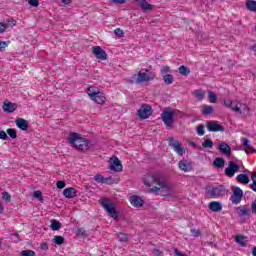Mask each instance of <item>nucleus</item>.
Here are the masks:
<instances>
[{
    "instance_id": "4be33fe9",
    "label": "nucleus",
    "mask_w": 256,
    "mask_h": 256,
    "mask_svg": "<svg viewBox=\"0 0 256 256\" xmlns=\"http://www.w3.org/2000/svg\"><path fill=\"white\" fill-rule=\"evenodd\" d=\"M90 99L98 105H103L107 98H105V94L103 92H98L94 97H91Z\"/></svg>"
},
{
    "instance_id": "4c0bfd02",
    "label": "nucleus",
    "mask_w": 256,
    "mask_h": 256,
    "mask_svg": "<svg viewBox=\"0 0 256 256\" xmlns=\"http://www.w3.org/2000/svg\"><path fill=\"white\" fill-rule=\"evenodd\" d=\"M178 72L180 73V75H189V73H191V70L189 69V67L182 65L179 67Z\"/></svg>"
},
{
    "instance_id": "4d7b16f0",
    "label": "nucleus",
    "mask_w": 256,
    "mask_h": 256,
    "mask_svg": "<svg viewBox=\"0 0 256 256\" xmlns=\"http://www.w3.org/2000/svg\"><path fill=\"white\" fill-rule=\"evenodd\" d=\"M65 185V181L59 180L56 182L57 189H65Z\"/></svg>"
},
{
    "instance_id": "8fccbe9b",
    "label": "nucleus",
    "mask_w": 256,
    "mask_h": 256,
    "mask_svg": "<svg viewBox=\"0 0 256 256\" xmlns=\"http://www.w3.org/2000/svg\"><path fill=\"white\" fill-rule=\"evenodd\" d=\"M34 199H39V201H43V192L37 190L33 193Z\"/></svg>"
},
{
    "instance_id": "a878e982",
    "label": "nucleus",
    "mask_w": 256,
    "mask_h": 256,
    "mask_svg": "<svg viewBox=\"0 0 256 256\" xmlns=\"http://www.w3.org/2000/svg\"><path fill=\"white\" fill-rule=\"evenodd\" d=\"M242 145L243 147H245V153L249 154L250 153H254L255 148H253V146H251V141H249V139L247 138H242Z\"/></svg>"
},
{
    "instance_id": "cd10ccee",
    "label": "nucleus",
    "mask_w": 256,
    "mask_h": 256,
    "mask_svg": "<svg viewBox=\"0 0 256 256\" xmlns=\"http://www.w3.org/2000/svg\"><path fill=\"white\" fill-rule=\"evenodd\" d=\"M93 145L91 144V141L82 138V141L80 142L79 151H89Z\"/></svg>"
},
{
    "instance_id": "0e129e2a",
    "label": "nucleus",
    "mask_w": 256,
    "mask_h": 256,
    "mask_svg": "<svg viewBox=\"0 0 256 256\" xmlns=\"http://www.w3.org/2000/svg\"><path fill=\"white\" fill-rule=\"evenodd\" d=\"M126 1L127 0H112V3H115L116 5H123Z\"/></svg>"
},
{
    "instance_id": "603ef678",
    "label": "nucleus",
    "mask_w": 256,
    "mask_h": 256,
    "mask_svg": "<svg viewBox=\"0 0 256 256\" xmlns=\"http://www.w3.org/2000/svg\"><path fill=\"white\" fill-rule=\"evenodd\" d=\"M114 34L116 35V37H125V32H123L121 28H116L114 30Z\"/></svg>"
},
{
    "instance_id": "79ce46f5",
    "label": "nucleus",
    "mask_w": 256,
    "mask_h": 256,
    "mask_svg": "<svg viewBox=\"0 0 256 256\" xmlns=\"http://www.w3.org/2000/svg\"><path fill=\"white\" fill-rule=\"evenodd\" d=\"M202 147H204V149H212L213 148V141L210 138L206 139L202 143Z\"/></svg>"
},
{
    "instance_id": "37998d69",
    "label": "nucleus",
    "mask_w": 256,
    "mask_h": 256,
    "mask_svg": "<svg viewBox=\"0 0 256 256\" xmlns=\"http://www.w3.org/2000/svg\"><path fill=\"white\" fill-rule=\"evenodd\" d=\"M6 133L11 137V139H17V132L13 128H8Z\"/></svg>"
},
{
    "instance_id": "423d86ee",
    "label": "nucleus",
    "mask_w": 256,
    "mask_h": 256,
    "mask_svg": "<svg viewBox=\"0 0 256 256\" xmlns=\"http://www.w3.org/2000/svg\"><path fill=\"white\" fill-rule=\"evenodd\" d=\"M243 199V190L237 186L233 187V194L230 197V201L233 205H239Z\"/></svg>"
},
{
    "instance_id": "b1692460",
    "label": "nucleus",
    "mask_w": 256,
    "mask_h": 256,
    "mask_svg": "<svg viewBox=\"0 0 256 256\" xmlns=\"http://www.w3.org/2000/svg\"><path fill=\"white\" fill-rule=\"evenodd\" d=\"M94 181H96V183H104V184H108V183H113V178L111 177H104L101 174H96L94 176Z\"/></svg>"
},
{
    "instance_id": "13d9d810",
    "label": "nucleus",
    "mask_w": 256,
    "mask_h": 256,
    "mask_svg": "<svg viewBox=\"0 0 256 256\" xmlns=\"http://www.w3.org/2000/svg\"><path fill=\"white\" fill-rule=\"evenodd\" d=\"M244 173H250L252 183H256V172H250L249 170H245Z\"/></svg>"
},
{
    "instance_id": "a18cd8bd",
    "label": "nucleus",
    "mask_w": 256,
    "mask_h": 256,
    "mask_svg": "<svg viewBox=\"0 0 256 256\" xmlns=\"http://www.w3.org/2000/svg\"><path fill=\"white\" fill-rule=\"evenodd\" d=\"M208 97H209L210 103H217V95H215L214 92L209 91Z\"/></svg>"
},
{
    "instance_id": "473e14b6",
    "label": "nucleus",
    "mask_w": 256,
    "mask_h": 256,
    "mask_svg": "<svg viewBox=\"0 0 256 256\" xmlns=\"http://www.w3.org/2000/svg\"><path fill=\"white\" fill-rule=\"evenodd\" d=\"M246 8L248 9V11H253L254 13H256V1L255 0H247Z\"/></svg>"
},
{
    "instance_id": "de8ad7c7",
    "label": "nucleus",
    "mask_w": 256,
    "mask_h": 256,
    "mask_svg": "<svg viewBox=\"0 0 256 256\" xmlns=\"http://www.w3.org/2000/svg\"><path fill=\"white\" fill-rule=\"evenodd\" d=\"M76 235H78L79 237H87V230H85L84 228H78Z\"/></svg>"
},
{
    "instance_id": "aec40b11",
    "label": "nucleus",
    "mask_w": 256,
    "mask_h": 256,
    "mask_svg": "<svg viewBox=\"0 0 256 256\" xmlns=\"http://www.w3.org/2000/svg\"><path fill=\"white\" fill-rule=\"evenodd\" d=\"M17 21L8 19L6 23H0V33H5L9 27H15Z\"/></svg>"
},
{
    "instance_id": "e433bc0d",
    "label": "nucleus",
    "mask_w": 256,
    "mask_h": 256,
    "mask_svg": "<svg viewBox=\"0 0 256 256\" xmlns=\"http://www.w3.org/2000/svg\"><path fill=\"white\" fill-rule=\"evenodd\" d=\"M50 228L52 229V231H59V229H61V222L55 219L52 220Z\"/></svg>"
},
{
    "instance_id": "09e8293b",
    "label": "nucleus",
    "mask_w": 256,
    "mask_h": 256,
    "mask_svg": "<svg viewBox=\"0 0 256 256\" xmlns=\"http://www.w3.org/2000/svg\"><path fill=\"white\" fill-rule=\"evenodd\" d=\"M195 95L199 101H203V99H205V93L202 92V90H196Z\"/></svg>"
},
{
    "instance_id": "c85d7f7f",
    "label": "nucleus",
    "mask_w": 256,
    "mask_h": 256,
    "mask_svg": "<svg viewBox=\"0 0 256 256\" xmlns=\"http://www.w3.org/2000/svg\"><path fill=\"white\" fill-rule=\"evenodd\" d=\"M93 145L91 144V141L82 138V141L80 142L79 151H89Z\"/></svg>"
},
{
    "instance_id": "7c9ffc66",
    "label": "nucleus",
    "mask_w": 256,
    "mask_h": 256,
    "mask_svg": "<svg viewBox=\"0 0 256 256\" xmlns=\"http://www.w3.org/2000/svg\"><path fill=\"white\" fill-rule=\"evenodd\" d=\"M238 183H241L242 185H247L249 184V181H251V179H249V176L247 174H239L236 177Z\"/></svg>"
},
{
    "instance_id": "6ab92c4d",
    "label": "nucleus",
    "mask_w": 256,
    "mask_h": 256,
    "mask_svg": "<svg viewBox=\"0 0 256 256\" xmlns=\"http://www.w3.org/2000/svg\"><path fill=\"white\" fill-rule=\"evenodd\" d=\"M235 113H239V115H243L245 111H249V107L247 104L236 102V105L232 108Z\"/></svg>"
},
{
    "instance_id": "1a4fd4ad",
    "label": "nucleus",
    "mask_w": 256,
    "mask_h": 256,
    "mask_svg": "<svg viewBox=\"0 0 256 256\" xmlns=\"http://www.w3.org/2000/svg\"><path fill=\"white\" fill-rule=\"evenodd\" d=\"M239 169H240L239 164L233 161H229L228 167L225 169V174L227 175V177H234L235 173H237Z\"/></svg>"
},
{
    "instance_id": "49530a36",
    "label": "nucleus",
    "mask_w": 256,
    "mask_h": 256,
    "mask_svg": "<svg viewBox=\"0 0 256 256\" xmlns=\"http://www.w3.org/2000/svg\"><path fill=\"white\" fill-rule=\"evenodd\" d=\"M21 256H36L35 251L33 250H23L20 253Z\"/></svg>"
},
{
    "instance_id": "412c9836",
    "label": "nucleus",
    "mask_w": 256,
    "mask_h": 256,
    "mask_svg": "<svg viewBox=\"0 0 256 256\" xmlns=\"http://www.w3.org/2000/svg\"><path fill=\"white\" fill-rule=\"evenodd\" d=\"M219 151L223 153V155H226V157H229L231 155V146L226 142H222L219 144Z\"/></svg>"
},
{
    "instance_id": "774afa93",
    "label": "nucleus",
    "mask_w": 256,
    "mask_h": 256,
    "mask_svg": "<svg viewBox=\"0 0 256 256\" xmlns=\"http://www.w3.org/2000/svg\"><path fill=\"white\" fill-rule=\"evenodd\" d=\"M252 255L256 256V246L254 248H252Z\"/></svg>"
},
{
    "instance_id": "bf43d9fd",
    "label": "nucleus",
    "mask_w": 256,
    "mask_h": 256,
    "mask_svg": "<svg viewBox=\"0 0 256 256\" xmlns=\"http://www.w3.org/2000/svg\"><path fill=\"white\" fill-rule=\"evenodd\" d=\"M28 3L31 7H39V0H28Z\"/></svg>"
},
{
    "instance_id": "338daca9",
    "label": "nucleus",
    "mask_w": 256,
    "mask_h": 256,
    "mask_svg": "<svg viewBox=\"0 0 256 256\" xmlns=\"http://www.w3.org/2000/svg\"><path fill=\"white\" fill-rule=\"evenodd\" d=\"M251 189H252V191H255V192H256V182H253V183L251 184Z\"/></svg>"
},
{
    "instance_id": "f704fd0d",
    "label": "nucleus",
    "mask_w": 256,
    "mask_h": 256,
    "mask_svg": "<svg viewBox=\"0 0 256 256\" xmlns=\"http://www.w3.org/2000/svg\"><path fill=\"white\" fill-rule=\"evenodd\" d=\"M235 241L236 243H238V245H240V247H246L247 245V240L245 236L238 235L236 236Z\"/></svg>"
},
{
    "instance_id": "3c124183",
    "label": "nucleus",
    "mask_w": 256,
    "mask_h": 256,
    "mask_svg": "<svg viewBox=\"0 0 256 256\" xmlns=\"http://www.w3.org/2000/svg\"><path fill=\"white\" fill-rule=\"evenodd\" d=\"M2 199H4L6 203H11V195L9 192H2Z\"/></svg>"
},
{
    "instance_id": "39448f33",
    "label": "nucleus",
    "mask_w": 256,
    "mask_h": 256,
    "mask_svg": "<svg viewBox=\"0 0 256 256\" xmlns=\"http://www.w3.org/2000/svg\"><path fill=\"white\" fill-rule=\"evenodd\" d=\"M168 145L177 153V155H185V148L179 140H175L173 137L168 138Z\"/></svg>"
},
{
    "instance_id": "a211bd4d",
    "label": "nucleus",
    "mask_w": 256,
    "mask_h": 256,
    "mask_svg": "<svg viewBox=\"0 0 256 256\" xmlns=\"http://www.w3.org/2000/svg\"><path fill=\"white\" fill-rule=\"evenodd\" d=\"M15 123L21 131H27L29 129V122L23 118H16Z\"/></svg>"
},
{
    "instance_id": "f8f14e48",
    "label": "nucleus",
    "mask_w": 256,
    "mask_h": 256,
    "mask_svg": "<svg viewBox=\"0 0 256 256\" xmlns=\"http://www.w3.org/2000/svg\"><path fill=\"white\" fill-rule=\"evenodd\" d=\"M69 141L73 147L79 149L81 141H83V137H79L77 133L73 132L70 134Z\"/></svg>"
},
{
    "instance_id": "7ed1b4c3",
    "label": "nucleus",
    "mask_w": 256,
    "mask_h": 256,
    "mask_svg": "<svg viewBox=\"0 0 256 256\" xmlns=\"http://www.w3.org/2000/svg\"><path fill=\"white\" fill-rule=\"evenodd\" d=\"M101 205L110 215V217H112V219H119V214L117 213V210H115V204H113L111 200L103 198L101 201Z\"/></svg>"
},
{
    "instance_id": "e2e57ef3",
    "label": "nucleus",
    "mask_w": 256,
    "mask_h": 256,
    "mask_svg": "<svg viewBox=\"0 0 256 256\" xmlns=\"http://www.w3.org/2000/svg\"><path fill=\"white\" fill-rule=\"evenodd\" d=\"M174 255H177V256H189V255L179 251V249H174Z\"/></svg>"
},
{
    "instance_id": "ddd939ff",
    "label": "nucleus",
    "mask_w": 256,
    "mask_h": 256,
    "mask_svg": "<svg viewBox=\"0 0 256 256\" xmlns=\"http://www.w3.org/2000/svg\"><path fill=\"white\" fill-rule=\"evenodd\" d=\"M109 169L111 171H116L118 173H121V171H123V164H121V160H119V158L114 156V159H113L111 165L109 166Z\"/></svg>"
},
{
    "instance_id": "f257e3e1",
    "label": "nucleus",
    "mask_w": 256,
    "mask_h": 256,
    "mask_svg": "<svg viewBox=\"0 0 256 256\" xmlns=\"http://www.w3.org/2000/svg\"><path fill=\"white\" fill-rule=\"evenodd\" d=\"M144 185L149 187L150 193L157 195V192L161 191V172L148 174L144 179Z\"/></svg>"
},
{
    "instance_id": "680f3d73",
    "label": "nucleus",
    "mask_w": 256,
    "mask_h": 256,
    "mask_svg": "<svg viewBox=\"0 0 256 256\" xmlns=\"http://www.w3.org/2000/svg\"><path fill=\"white\" fill-rule=\"evenodd\" d=\"M40 249H42V251H48L49 245L46 242H43L40 244Z\"/></svg>"
},
{
    "instance_id": "9d476101",
    "label": "nucleus",
    "mask_w": 256,
    "mask_h": 256,
    "mask_svg": "<svg viewBox=\"0 0 256 256\" xmlns=\"http://www.w3.org/2000/svg\"><path fill=\"white\" fill-rule=\"evenodd\" d=\"M92 53L95 55L96 59H100L101 61H107V52L101 48V46L92 47Z\"/></svg>"
},
{
    "instance_id": "2eb2a0df",
    "label": "nucleus",
    "mask_w": 256,
    "mask_h": 256,
    "mask_svg": "<svg viewBox=\"0 0 256 256\" xmlns=\"http://www.w3.org/2000/svg\"><path fill=\"white\" fill-rule=\"evenodd\" d=\"M178 167L179 169H181V171H184V173H189V171L193 170L191 162H189V160L186 159L180 160L178 163Z\"/></svg>"
},
{
    "instance_id": "5fc2aeb1",
    "label": "nucleus",
    "mask_w": 256,
    "mask_h": 256,
    "mask_svg": "<svg viewBox=\"0 0 256 256\" xmlns=\"http://www.w3.org/2000/svg\"><path fill=\"white\" fill-rule=\"evenodd\" d=\"M191 233L193 237H201V230L200 229H191Z\"/></svg>"
},
{
    "instance_id": "6e6d98bb",
    "label": "nucleus",
    "mask_w": 256,
    "mask_h": 256,
    "mask_svg": "<svg viewBox=\"0 0 256 256\" xmlns=\"http://www.w3.org/2000/svg\"><path fill=\"white\" fill-rule=\"evenodd\" d=\"M0 139H1L2 141H7V139H9V136H7V132L1 130V131H0Z\"/></svg>"
},
{
    "instance_id": "864d4df0",
    "label": "nucleus",
    "mask_w": 256,
    "mask_h": 256,
    "mask_svg": "<svg viewBox=\"0 0 256 256\" xmlns=\"http://www.w3.org/2000/svg\"><path fill=\"white\" fill-rule=\"evenodd\" d=\"M9 43H11V41H1L0 42V51H5V48L9 47Z\"/></svg>"
},
{
    "instance_id": "c9c22d12",
    "label": "nucleus",
    "mask_w": 256,
    "mask_h": 256,
    "mask_svg": "<svg viewBox=\"0 0 256 256\" xmlns=\"http://www.w3.org/2000/svg\"><path fill=\"white\" fill-rule=\"evenodd\" d=\"M214 166L218 167V169H221L225 167V159L218 157L214 159Z\"/></svg>"
},
{
    "instance_id": "20e7f679",
    "label": "nucleus",
    "mask_w": 256,
    "mask_h": 256,
    "mask_svg": "<svg viewBox=\"0 0 256 256\" xmlns=\"http://www.w3.org/2000/svg\"><path fill=\"white\" fill-rule=\"evenodd\" d=\"M153 115V108L149 104H142L137 110V116L139 119H149Z\"/></svg>"
},
{
    "instance_id": "f03ea898",
    "label": "nucleus",
    "mask_w": 256,
    "mask_h": 256,
    "mask_svg": "<svg viewBox=\"0 0 256 256\" xmlns=\"http://www.w3.org/2000/svg\"><path fill=\"white\" fill-rule=\"evenodd\" d=\"M161 119L166 129H173V124L175 123V111L173 110V108H164L161 114Z\"/></svg>"
},
{
    "instance_id": "c756f323",
    "label": "nucleus",
    "mask_w": 256,
    "mask_h": 256,
    "mask_svg": "<svg viewBox=\"0 0 256 256\" xmlns=\"http://www.w3.org/2000/svg\"><path fill=\"white\" fill-rule=\"evenodd\" d=\"M136 3L143 9L144 11H151L153 6L147 2V0H135Z\"/></svg>"
},
{
    "instance_id": "052dcab7",
    "label": "nucleus",
    "mask_w": 256,
    "mask_h": 256,
    "mask_svg": "<svg viewBox=\"0 0 256 256\" xmlns=\"http://www.w3.org/2000/svg\"><path fill=\"white\" fill-rule=\"evenodd\" d=\"M118 238H119V240L120 241H127V239H128V237H127V234H125V233H119L118 234Z\"/></svg>"
},
{
    "instance_id": "f3484780",
    "label": "nucleus",
    "mask_w": 256,
    "mask_h": 256,
    "mask_svg": "<svg viewBox=\"0 0 256 256\" xmlns=\"http://www.w3.org/2000/svg\"><path fill=\"white\" fill-rule=\"evenodd\" d=\"M130 203L133 207H143L145 201L143 200V198L137 195H133L130 197Z\"/></svg>"
},
{
    "instance_id": "72a5a7b5",
    "label": "nucleus",
    "mask_w": 256,
    "mask_h": 256,
    "mask_svg": "<svg viewBox=\"0 0 256 256\" xmlns=\"http://www.w3.org/2000/svg\"><path fill=\"white\" fill-rule=\"evenodd\" d=\"M163 81L166 85H173L175 78L173 77V74H166L163 76Z\"/></svg>"
},
{
    "instance_id": "393cba45",
    "label": "nucleus",
    "mask_w": 256,
    "mask_h": 256,
    "mask_svg": "<svg viewBox=\"0 0 256 256\" xmlns=\"http://www.w3.org/2000/svg\"><path fill=\"white\" fill-rule=\"evenodd\" d=\"M150 80H151V78L148 76V74L145 72V70H141L138 73L136 83H145V82L150 81Z\"/></svg>"
},
{
    "instance_id": "58836bf2",
    "label": "nucleus",
    "mask_w": 256,
    "mask_h": 256,
    "mask_svg": "<svg viewBox=\"0 0 256 256\" xmlns=\"http://www.w3.org/2000/svg\"><path fill=\"white\" fill-rule=\"evenodd\" d=\"M214 109L213 106L204 105L202 109L203 115H212Z\"/></svg>"
},
{
    "instance_id": "6e6552de",
    "label": "nucleus",
    "mask_w": 256,
    "mask_h": 256,
    "mask_svg": "<svg viewBox=\"0 0 256 256\" xmlns=\"http://www.w3.org/2000/svg\"><path fill=\"white\" fill-rule=\"evenodd\" d=\"M206 127L210 133H217V132H223L225 131V127H223L219 122L217 121H207Z\"/></svg>"
},
{
    "instance_id": "bb28decb",
    "label": "nucleus",
    "mask_w": 256,
    "mask_h": 256,
    "mask_svg": "<svg viewBox=\"0 0 256 256\" xmlns=\"http://www.w3.org/2000/svg\"><path fill=\"white\" fill-rule=\"evenodd\" d=\"M208 207L210 211H213L214 213H219V211L223 210V205H221L220 202L217 201L210 202Z\"/></svg>"
},
{
    "instance_id": "c03bdc74",
    "label": "nucleus",
    "mask_w": 256,
    "mask_h": 256,
    "mask_svg": "<svg viewBox=\"0 0 256 256\" xmlns=\"http://www.w3.org/2000/svg\"><path fill=\"white\" fill-rule=\"evenodd\" d=\"M197 133L200 137H203V135H205V125H203V124L198 125Z\"/></svg>"
},
{
    "instance_id": "5701e85b",
    "label": "nucleus",
    "mask_w": 256,
    "mask_h": 256,
    "mask_svg": "<svg viewBox=\"0 0 256 256\" xmlns=\"http://www.w3.org/2000/svg\"><path fill=\"white\" fill-rule=\"evenodd\" d=\"M63 195L66 199H73V197H77V190L73 187L65 188L63 190Z\"/></svg>"
},
{
    "instance_id": "dca6fc26",
    "label": "nucleus",
    "mask_w": 256,
    "mask_h": 256,
    "mask_svg": "<svg viewBox=\"0 0 256 256\" xmlns=\"http://www.w3.org/2000/svg\"><path fill=\"white\" fill-rule=\"evenodd\" d=\"M236 213H237L238 217L249 216V215H251V209H249V206H247V205L238 206L236 208Z\"/></svg>"
},
{
    "instance_id": "0eeeda50",
    "label": "nucleus",
    "mask_w": 256,
    "mask_h": 256,
    "mask_svg": "<svg viewBox=\"0 0 256 256\" xmlns=\"http://www.w3.org/2000/svg\"><path fill=\"white\" fill-rule=\"evenodd\" d=\"M161 196L162 197H175V194L173 193V186L171 184L162 181L161 182Z\"/></svg>"
},
{
    "instance_id": "9b49d317",
    "label": "nucleus",
    "mask_w": 256,
    "mask_h": 256,
    "mask_svg": "<svg viewBox=\"0 0 256 256\" xmlns=\"http://www.w3.org/2000/svg\"><path fill=\"white\" fill-rule=\"evenodd\" d=\"M17 107H19V104L5 100L2 109L5 113H14V111H17Z\"/></svg>"
},
{
    "instance_id": "4468645a",
    "label": "nucleus",
    "mask_w": 256,
    "mask_h": 256,
    "mask_svg": "<svg viewBox=\"0 0 256 256\" xmlns=\"http://www.w3.org/2000/svg\"><path fill=\"white\" fill-rule=\"evenodd\" d=\"M211 197H223L225 195V188L223 185L212 188L209 192Z\"/></svg>"
},
{
    "instance_id": "2f4dec72",
    "label": "nucleus",
    "mask_w": 256,
    "mask_h": 256,
    "mask_svg": "<svg viewBox=\"0 0 256 256\" xmlns=\"http://www.w3.org/2000/svg\"><path fill=\"white\" fill-rule=\"evenodd\" d=\"M99 88L97 86H90L87 88V94L91 97H95L96 94L100 93Z\"/></svg>"
},
{
    "instance_id": "a19ab883",
    "label": "nucleus",
    "mask_w": 256,
    "mask_h": 256,
    "mask_svg": "<svg viewBox=\"0 0 256 256\" xmlns=\"http://www.w3.org/2000/svg\"><path fill=\"white\" fill-rule=\"evenodd\" d=\"M53 243H55V245H63L65 243V238H63V236H54Z\"/></svg>"
},
{
    "instance_id": "69168bd1",
    "label": "nucleus",
    "mask_w": 256,
    "mask_h": 256,
    "mask_svg": "<svg viewBox=\"0 0 256 256\" xmlns=\"http://www.w3.org/2000/svg\"><path fill=\"white\" fill-rule=\"evenodd\" d=\"M251 211L256 214V199L251 204Z\"/></svg>"
},
{
    "instance_id": "ea45409f",
    "label": "nucleus",
    "mask_w": 256,
    "mask_h": 256,
    "mask_svg": "<svg viewBox=\"0 0 256 256\" xmlns=\"http://www.w3.org/2000/svg\"><path fill=\"white\" fill-rule=\"evenodd\" d=\"M225 107H229L233 111V107L237 105V101H232L231 99H225L224 100Z\"/></svg>"
}]
</instances>
